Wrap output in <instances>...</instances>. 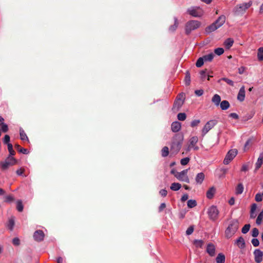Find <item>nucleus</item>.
<instances>
[{
	"instance_id": "1",
	"label": "nucleus",
	"mask_w": 263,
	"mask_h": 263,
	"mask_svg": "<svg viewBox=\"0 0 263 263\" xmlns=\"http://www.w3.org/2000/svg\"><path fill=\"white\" fill-rule=\"evenodd\" d=\"M226 17L224 15H221L216 20L215 22L208 26L205 29L206 32L209 33L213 32L222 26L225 23Z\"/></svg>"
},
{
	"instance_id": "2",
	"label": "nucleus",
	"mask_w": 263,
	"mask_h": 263,
	"mask_svg": "<svg viewBox=\"0 0 263 263\" xmlns=\"http://www.w3.org/2000/svg\"><path fill=\"white\" fill-rule=\"evenodd\" d=\"M183 138L181 136H176L173 140L171 147V152L173 154H177L180 151Z\"/></svg>"
},
{
	"instance_id": "3",
	"label": "nucleus",
	"mask_w": 263,
	"mask_h": 263,
	"mask_svg": "<svg viewBox=\"0 0 263 263\" xmlns=\"http://www.w3.org/2000/svg\"><path fill=\"white\" fill-rule=\"evenodd\" d=\"M184 100L185 94L183 92L179 94L174 101L172 110L175 112L178 111L183 105Z\"/></svg>"
},
{
	"instance_id": "4",
	"label": "nucleus",
	"mask_w": 263,
	"mask_h": 263,
	"mask_svg": "<svg viewBox=\"0 0 263 263\" xmlns=\"http://www.w3.org/2000/svg\"><path fill=\"white\" fill-rule=\"evenodd\" d=\"M201 25L200 22L197 20H191L187 22L185 26V32L190 34L192 31L199 28Z\"/></svg>"
},
{
	"instance_id": "5",
	"label": "nucleus",
	"mask_w": 263,
	"mask_h": 263,
	"mask_svg": "<svg viewBox=\"0 0 263 263\" xmlns=\"http://www.w3.org/2000/svg\"><path fill=\"white\" fill-rule=\"evenodd\" d=\"M238 228L237 220H233L225 231L226 237L228 238L231 237Z\"/></svg>"
},
{
	"instance_id": "6",
	"label": "nucleus",
	"mask_w": 263,
	"mask_h": 263,
	"mask_svg": "<svg viewBox=\"0 0 263 263\" xmlns=\"http://www.w3.org/2000/svg\"><path fill=\"white\" fill-rule=\"evenodd\" d=\"M252 4V2L250 1L248 3L237 5L234 8L233 11L236 15L243 14L249 7H251Z\"/></svg>"
},
{
	"instance_id": "7",
	"label": "nucleus",
	"mask_w": 263,
	"mask_h": 263,
	"mask_svg": "<svg viewBox=\"0 0 263 263\" xmlns=\"http://www.w3.org/2000/svg\"><path fill=\"white\" fill-rule=\"evenodd\" d=\"M189 14L195 17H200L204 14V11L200 7H191L187 9Z\"/></svg>"
},
{
	"instance_id": "8",
	"label": "nucleus",
	"mask_w": 263,
	"mask_h": 263,
	"mask_svg": "<svg viewBox=\"0 0 263 263\" xmlns=\"http://www.w3.org/2000/svg\"><path fill=\"white\" fill-rule=\"evenodd\" d=\"M16 163V160L12 156H9L4 161L0 162V166L3 170H6Z\"/></svg>"
},
{
	"instance_id": "9",
	"label": "nucleus",
	"mask_w": 263,
	"mask_h": 263,
	"mask_svg": "<svg viewBox=\"0 0 263 263\" xmlns=\"http://www.w3.org/2000/svg\"><path fill=\"white\" fill-rule=\"evenodd\" d=\"M198 141V138L197 136H194L190 138L187 147L185 149L186 153L189 152L191 149L193 148L195 151L199 149L198 146L196 145Z\"/></svg>"
},
{
	"instance_id": "10",
	"label": "nucleus",
	"mask_w": 263,
	"mask_h": 263,
	"mask_svg": "<svg viewBox=\"0 0 263 263\" xmlns=\"http://www.w3.org/2000/svg\"><path fill=\"white\" fill-rule=\"evenodd\" d=\"M208 214L210 219L215 220L218 218L219 211L216 206L212 205L208 209Z\"/></svg>"
},
{
	"instance_id": "11",
	"label": "nucleus",
	"mask_w": 263,
	"mask_h": 263,
	"mask_svg": "<svg viewBox=\"0 0 263 263\" xmlns=\"http://www.w3.org/2000/svg\"><path fill=\"white\" fill-rule=\"evenodd\" d=\"M188 169L184 170L180 172L175 174V177L179 180L184 181L186 183L190 182V179L187 176Z\"/></svg>"
},
{
	"instance_id": "12",
	"label": "nucleus",
	"mask_w": 263,
	"mask_h": 263,
	"mask_svg": "<svg viewBox=\"0 0 263 263\" xmlns=\"http://www.w3.org/2000/svg\"><path fill=\"white\" fill-rule=\"evenodd\" d=\"M217 124V121L215 120H210L203 126L202 129V135L203 136L205 135L209 131L212 129Z\"/></svg>"
},
{
	"instance_id": "13",
	"label": "nucleus",
	"mask_w": 263,
	"mask_h": 263,
	"mask_svg": "<svg viewBox=\"0 0 263 263\" xmlns=\"http://www.w3.org/2000/svg\"><path fill=\"white\" fill-rule=\"evenodd\" d=\"M237 154V151L236 149L229 151L223 160V163L225 164H228L236 156Z\"/></svg>"
},
{
	"instance_id": "14",
	"label": "nucleus",
	"mask_w": 263,
	"mask_h": 263,
	"mask_svg": "<svg viewBox=\"0 0 263 263\" xmlns=\"http://www.w3.org/2000/svg\"><path fill=\"white\" fill-rule=\"evenodd\" d=\"M254 259L256 263H260L262 260L263 252L259 249H256L254 252Z\"/></svg>"
},
{
	"instance_id": "15",
	"label": "nucleus",
	"mask_w": 263,
	"mask_h": 263,
	"mask_svg": "<svg viewBox=\"0 0 263 263\" xmlns=\"http://www.w3.org/2000/svg\"><path fill=\"white\" fill-rule=\"evenodd\" d=\"M33 237L37 241H41L44 239V233L42 230H37L34 233Z\"/></svg>"
},
{
	"instance_id": "16",
	"label": "nucleus",
	"mask_w": 263,
	"mask_h": 263,
	"mask_svg": "<svg viewBox=\"0 0 263 263\" xmlns=\"http://www.w3.org/2000/svg\"><path fill=\"white\" fill-rule=\"evenodd\" d=\"M206 252L211 256H214L215 254V246L212 243H208L206 246Z\"/></svg>"
},
{
	"instance_id": "17",
	"label": "nucleus",
	"mask_w": 263,
	"mask_h": 263,
	"mask_svg": "<svg viewBox=\"0 0 263 263\" xmlns=\"http://www.w3.org/2000/svg\"><path fill=\"white\" fill-rule=\"evenodd\" d=\"M245 97V86H242L238 92L237 95V99L240 101H243Z\"/></svg>"
},
{
	"instance_id": "18",
	"label": "nucleus",
	"mask_w": 263,
	"mask_h": 263,
	"mask_svg": "<svg viewBox=\"0 0 263 263\" xmlns=\"http://www.w3.org/2000/svg\"><path fill=\"white\" fill-rule=\"evenodd\" d=\"M215 193H216V188L214 186L210 187L206 192V197L210 199L213 198Z\"/></svg>"
},
{
	"instance_id": "19",
	"label": "nucleus",
	"mask_w": 263,
	"mask_h": 263,
	"mask_svg": "<svg viewBox=\"0 0 263 263\" xmlns=\"http://www.w3.org/2000/svg\"><path fill=\"white\" fill-rule=\"evenodd\" d=\"M171 128L173 132H178L181 128L180 123L177 121L173 122L171 125Z\"/></svg>"
},
{
	"instance_id": "20",
	"label": "nucleus",
	"mask_w": 263,
	"mask_h": 263,
	"mask_svg": "<svg viewBox=\"0 0 263 263\" xmlns=\"http://www.w3.org/2000/svg\"><path fill=\"white\" fill-rule=\"evenodd\" d=\"M204 177V174L203 173H198L195 178L197 183L201 184L203 182Z\"/></svg>"
},
{
	"instance_id": "21",
	"label": "nucleus",
	"mask_w": 263,
	"mask_h": 263,
	"mask_svg": "<svg viewBox=\"0 0 263 263\" xmlns=\"http://www.w3.org/2000/svg\"><path fill=\"white\" fill-rule=\"evenodd\" d=\"M236 243L237 246L241 249L244 248L245 247V242L244 239L240 237L236 241Z\"/></svg>"
},
{
	"instance_id": "22",
	"label": "nucleus",
	"mask_w": 263,
	"mask_h": 263,
	"mask_svg": "<svg viewBox=\"0 0 263 263\" xmlns=\"http://www.w3.org/2000/svg\"><path fill=\"white\" fill-rule=\"evenodd\" d=\"M217 263H224L225 256L222 253H219L216 258Z\"/></svg>"
},
{
	"instance_id": "23",
	"label": "nucleus",
	"mask_w": 263,
	"mask_h": 263,
	"mask_svg": "<svg viewBox=\"0 0 263 263\" xmlns=\"http://www.w3.org/2000/svg\"><path fill=\"white\" fill-rule=\"evenodd\" d=\"M193 244L196 248H201L204 244V242L202 240L195 239L193 241Z\"/></svg>"
},
{
	"instance_id": "24",
	"label": "nucleus",
	"mask_w": 263,
	"mask_h": 263,
	"mask_svg": "<svg viewBox=\"0 0 263 263\" xmlns=\"http://www.w3.org/2000/svg\"><path fill=\"white\" fill-rule=\"evenodd\" d=\"M234 40L232 39L229 38L224 41V45L226 48L229 49L232 46Z\"/></svg>"
},
{
	"instance_id": "25",
	"label": "nucleus",
	"mask_w": 263,
	"mask_h": 263,
	"mask_svg": "<svg viewBox=\"0 0 263 263\" xmlns=\"http://www.w3.org/2000/svg\"><path fill=\"white\" fill-rule=\"evenodd\" d=\"M14 226V218L12 217L10 218L7 223V228L10 230L12 231Z\"/></svg>"
},
{
	"instance_id": "26",
	"label": "nucleus",
	"mask_w": 263,
	"mask_h": 263,
	"mask_svg": "<svg viewBox=\"0 0 263 263\" xmlns=\"http://www.w3.org/2000/svg\"><path fill=\"white\" fill-rule=\"evenodd\" d=\"M263 163V154H261L256 163V170H258Z\"/></svg>"
},
{
	"instance_id": "27",
	"label": "nucleus",
	"mask_w": 263,
	"mask_h": 263,
	"mask_svg": "<svg viewBox=\"0 0 263 263\" xmlns=\"http://www.w3.org/2000/svg\"><path fill=\"white\" fill-rule=\"evenodd\" d=\"M212 102L217 106L219 105L221 101L220 97L218 95H215L212 100Z\"/></svg>"
},
{
	"instance_id": "28",
	"label": "nucleus",
	"mask_w": 263,
	"mask_h": 263,
	"mask_svg": "<svg viewBox=\"0 0 263 263\" xmlns=\"http://www.w3.org/2000/svg\"><path fill=\"white\" fill-rule=\"evenodd\" d=\"M220 108L222 110H226L230 107V104L228 101H222L220 104Z\"/></svg>"
},
{
	"instance_id": "29",
	"label": "nucleus",
	"mask_w": 263,
	"mask_h": 263,
	"mask_svg": "<svg viewBox=\"0 0 263 263\" xmlns=\"http://www.w3.org/2000/svg\"><path fill=\"white\" fill-rule=\"evenodd\" d=\"M181 187V184L179 183H173L170 187V189L174 191H178Z\"/></svg>"
},
{
	"instance_id": "30",
	"label": "nucleus",
	"mask_w": 263,
	"mask_h": 263,
	"mask_svg": "<svg viewBox=\"0 0 263 263\" xmlns=\"http://www.w3.org/2000/svg\"><path fill=\"white\" fill-rule=\"evenodd\" d=\"M20 137H21V139L23 141H27L28 142H29V140H28V138L26 135V134H25V132L21 129L20 130Z\"/></svg>"
},
{
	"instance_id": "31",
	"label": "nucleus",
	"mask_w": 263,
	"mask_h": 263,
	"mask_svg": "<svg viewBox=\"0 0 263 263\" xmlns=\"http://www.w3.org/2000/svg\"><path fill=\"white\" fill-rule=\"evenodd\" d=\"M243 191V186L242 183H239L236 188V194H241Z\"/></svg>"
},
{
	"instance_id": "32",
	"label": "nucleus",
	"mask_w": 263,
	"mask_h": 263,
	"mask_svg": "<svg viewBox=\"0 0 263 263\" xmlns=\"http://www.w3.org/2000/svg\"><path fill=\"white\" fill-rule=\"evenodd\" d=\"M257 58L259 61L263 60V47H260L258 49Z\"/></svg>"
},
{
	"instance_id": "33",
	"label": "nucleus",
	"mask_w": 263,
	"mask_h": 263,
	"mask_svg": "<svg viewBox=\"0 0 263 263\" xmlns=\"http://www.w3.org/2000/svg\"><path fill=\"white\" fill-rule=\"evenodd\" d=\"M169 154V149L168 147L164 146L161 150V155L162 157H165L168 156Z\"/></svg>"
},
{
	"instance_id": "34",
	"label": "nucleus",
	"mask_w": 263,
	"mask_h": 263,
	"mask_svg": "<svg viewBox=\"0 0 263 263\" xmlns=\"http://www.w3.org/2000/svg\"><path fill=\"white\" fill-rule=\"evenodd\" d=\"M214 56V54L213 53H211L207 55H205L202 57L203 58L204 61L206 62V61H211L213 60Z\"/></svg>"
},
{
	"instance_id": "35",
	"label": "nucleus",
	"mask_w": 263,
	"mask_h": 263,
	"mask_svg": "<svg viewBox=\"0 0 263 263\" xmlns=\"http://www.w3.org/2000/svg\"><path fill=\"white\" fill-rule=\"evenodd\" d=\"M184 82L186 85H189L191 82V76L189 71H187L185 74Z\"/></svg>"
},
{
	"instance_id": "36",
	"label": "nucleus",
	"mask_w": 263,
	"mask_h": 263,
	"mask_svg": "<svg viewBox=\"0 0 263 263\" xmlns=\"http://www.w3.org/2000/svg\"><path fill=\"white\" fill-rule=\"evenodd\" d=\"M187 206L189 208H193L196 206L197 203L195 200H189L187 201Z\"/></svg>"
},
{
	"instance_id": "37",
	"label": "nucleus",
	"mask_w": 263,
	"mask_h": 263,
	"mask_svg": "<svg viewBox=\"0 0 263 263\" xmlns=\"http://www.w3.org/2000/svg\"><path fill=\"white\" fill-rule=\"evenodd\" d=\"M204 62V60L203 57L199 58L196 62V66L197 67H200L203 65Z\"/></svg>"
},
{
	"instance_id": "38",
	"label": "nucleus",
	"mask_w": 263,
	"mask_h": 263,
	"mask_svg": "<svg viewBox=\"0 0 263 263\" xmlns=\"http://www.w3.org/2000/svg\"><path fill=\"white\" fill-rule=\"evenodd\" d=\"M262 219H263V210L258 215V216L257 218V219H256V223L258 225L260 224L262 222Z\"/></svg>"
},
{
	"instance_id": "39",
	"label": "nucleus",
	"mask_w": 263,
	"mask_h": 263,
	"mask_svg": "<svg viewBox=\"0 0 263 263\" xmlns=\"http://www.w3.org/2000/svg\"><path fill=\"white\" fill-rule=\"evenodd\" d=\"M24 206L21 200H18L16 202V209L19 212H22L23 210Z\"/></svg>"
},
{
	"instance_id": "40",
	"label": "nucleus",
	"mask_w": 263,
	"mask_h": 263,
	"mask_svg": "<svg viewBox=\"0 0 263 263\" xmlns=\"http://www.w3.org/2000/svg\"><path fill=\"white\" fill-rule=\"evenodd\" d=\"M221 80L225 81L226 83H227L228 84H229L231 86H234V82L230 79H229L226 78H223L220 79L218 81V82H220Z\"/></svg>"
},
{
	"instance_id": "41",
	"label": "nucleus",
	"mask_w": 263,
	"mask_h": 263,
	"mask_svg": "<svg viewBox=\"0 0 263 263\" xmlns=\"http://www.w3.org/2000/svg\"><path fill=\"white\" fill-rule=\"evenodd\" d=\"M186 118L185 113H179L177 115V118L180 121H184Z\"/></svg>"
},
{
	"instance_id": "42",
	"label": "nucleus",
	"mask_w": 263,
	"mask_h": 263,
	"mask_svg": "<svg viewBox=\"0 0 263 263\" xmlns=\"http://www.w3.org/2000/svg\"><path fill=\"white\" fill-rule=\"evenodd\" d=\"M206 73H207V69H206L201 70L200 72L201 79H202V80H204L207 76Z\"/></svg>"
},
{
	"instance_id": "43",
	"label": "nucleus",
	"mask_w": 263,
	"mask_h": 263,
	"mask_svg": "<svg viewBox=\"0 0 263 263\" xmlns=\"http://www.w3.org/2000/svg\"><path fill=\"white\" fill-rule=\"evenodd\" d=\"M8 149L10 153L9 156H13L15 154V152L13 149L12 145L11 143L8 144Z\"/></svg>"
},
{
	"instance_id": "44",
	"label": "nucleus",
	"mask_w": 263,
	"mask_h": 263,
	"mask_svg": "<svg viewBox=\"0 0 263 263\" xmlns=\"http://www.w3.org/2000/svg\"><path fill=\"white\" fill-rule=\"evenodd\" d=\"M178 24H179V23H178L177 19L175 18V23H174V25L170 27V29L172 31H175L178 27Z\"/></svg>"
},
{
	"instance_id": "45",
	"label": "nucleus",
	"mask_w": 263,
	"mask_h": 263,
	"mask_svg": "<svg viewBox=\"0 0 263 263\" xmlns=\"http://www.w3.org/2000/svg\"><path fill=\"white\" fill-rule=\"evenodd\" d=\"M250 225L249 224H246L242 229L241 232L243 234L247 233L250 230Z\"/></svg>"
},
{
	"instance_id": "46",
	"label": "nucleus",
	"mask_w": 263,
	"mask_h": 263,
	"mask_svg": "<svg viewBox=\"0 0 263 263\" xmlns=\"http://www.w3.org/2000/svg\"><path fill=\"white\" fill-rule=\"evenodd\" d=\"M214 52L217 55H220L224 52V50L222 48H218L214 50Z\"/></svg>"
},
{
	"instance_id": "47",
	"label": "nucleus",
	"mask_w": 263,
	"mask_h": 263,
	"mask_svg": "<svg viewBox=\"0 0 263 263\" xmlns=\"http://www.w3.org/2000/svg\"><path fill=\"white\" fill-rule=\"evenodd\" d=\"M190 160L189 157H185L180 160V163L182 165H185L189 162Z\"/></svg>"
},
{
	"instance_id": "48",
	"label": "nucleus",
	"mask_w": 263,
	"mask_h": 263,
	"mask_svg": "<svg viewBox=\"0 0 263 263\" xmlns=\"http://www.w3.org/2000/svg\"><path fill=\"white\" fill-rule=\"evenodd\" d=\"M259 234L258 230L257 228H253L252 231V236L254 237H256Z\"/></svg>"
},
{
	"instance_id": "49",
	"label": "nucleus",
	"mask_w": 263,
	"mask_h": 263,
	"mask_svg": "<svg viewBox=\"0 0 263 263\" xmlns=\"http://www.w3.org/2000/svg\"><path fill=\"white\" fill-rule=\"evenodd\" d=\"M194 231V227L190 226L186 231V234L187 235H191Z\"/></svg>"
},
{
	"instance_id": "50",
	"label": "nucleus",
	"mask_w": 263,
	"mask_h": 263,
	"mask_svg": "<svg viewBox=\"0 0 263 263\" xmlns=\"http://www.w3.org/2000/svg\"><path fill=\"white\" fill-rule=\"evenodd\" d=\"M251 242L254 247H257L259 244V240L257 238L252 239Z\"/></svg>"
},
{
	"instance_id": "51",
	"label": "nucleus",
	"mask_w": 263,
	"mask_h": 263,
	"mask_svg": "<svg viewBox=\"0 0 263 263\" xmlns=\"http://www.w3.org/2000/svg\"><path fill=\"white\" fill-rule=\"evenodd\" d=\"M255 200L257 202H260L262 200V194H257L255 196Z\"/></svg>"
},
{
	"instance_id": "52",
	"label": "nucleus",
	"mask_w": 263,
	"mask_h": 263,
	"mask_svg": "<svg viewBox=\"0 0 263 263\" xmlns=\"http://www.w3.org/2000/svg\"><path fill=\"white\" fill-rule=\"evenodd\" d=\"M200 122V121L199 120H193L191 122V125L192 127H195V126H197L199 124Z\"/></svg>"
},
{
	"instance_id": "53",
	"label": "nucleus",
	"mask_w": 263,
	"mask_h": 263,
	"mask_svg": "<svg viewBox=\"0 0 263 263\" xmlns=\"http://www.w3.org/2000/svg\"><path fill=\"white\" fill-rule=\"evenodd\" d=\"M12 243L15 246L20 245V239L17 237L14 238L12 240Z\"/></svg>"
},
{
	"instance_id": "54",
	"label": "nucleus",
	"mask_w": 263,
	"mask_h": 263,
	"mask_svg": "<svg viewBox=\"0 0 263 263\" xmlns=\"http://www.w3.org/2000/svg\"><path fill=\"white\" fill-rule=\"evenodd\" d=\"M167 191L164 190V189H162V190H161L160 191H159V194L162 196V197H165L167 195Z\"/></svg>"
},
{
	"instance_id": "55",
	"label": "nucleus",
	"mask_w": 263,
	"mask_h": 263,
	"mask_svg": "<svg viewBox=\"0 0 263 263\" xmlns=\"http://www.w3.org/2000/svg\"><path fill=\"white\" fill-rule=\"evenodd\" d=\"M2 129L4 132H7L8 130L7 125H6V124L2 125Z\"/></svg>"
},
{
	"instance_id": "56",
	"label": "nucleus",
	"mask_w": 263,
	"mask_h": 263,
	"mask_svg": "<svg viewBox=\"0 0 263 263\" xmlns=\"http://www.w3.org/2000/svg\"><path fill=\"white\" fill-rule=\"evenodd\" d=\"M10 141V137L6 135L4 137V142L5 143H8V142Z\"/></svg>"
},
{
	"instance_id": "57",
	"label": "nucleus",
	"mask_w": 263,
	"mask_h": 263,
	"mask_svg": "<svg viewBox=\"0 0 263 263\" xmlns=\"http://www.w3.org/2000/svg\"><path fill=\"white\" fill-rule=\"evenodd\" d=\"M25 170L24 168H21L18 170H17L16 172V174L18 175H21L23 174V173L24 172Z\"/></svg>"
},
{
	"instance_id": "58",
	"label": "nucleus",
	"mask_w": 263,
	"mask_h": 263,
	"mask_svg": "<svg viewBox=\"0 0 263 263\" xmlns=\"http://www.w3.org/2000/svg\"><path fill=\"white\" fill-rule=\"evenodd\" d=\"M195 94L198 96H201V95H202L203 93V91L201 89L200 90H197L195 91Z\"/></svg>"
},
{
	"instance_id": "59",
	"label": "nucleus",
	"mask_w": 263,
	"mask_h": 263,
	"mask_svg": "<svg viewBox=\"0 0 263 263\" xmlns=\"http://www.w3.org/2000/svg\"><path fill=\"white\" fill-rule=\"evenodd\" d=\"M165 207H166V205L164 203H161L159 208V211L160 212L162 211L163 209H164L165 208Z\"/></svg>"
},
{
	"instance_id": "60",
	"label": "nucleus",
	"mask_w": 263,
	"mask_h": 263,
	"mask_svg": "<svg viewBox=\"0 0 263 263\" xmlns=\"http://www.w3.org/2000/svg\"><path fill=\"white\" fill-rule=\"evenodd\" d=\"M229 116L235 119L238 118V116L236 113H231L229 115Z\"/></svg>"
},
{
	"instance_id": "61",
	"label": "nucleus",
	"mask_w": 263,
	"mask_h": 263,
	"mask_svg": "<svg viewBox=\"0 0 263 263\" xmlns=\"http://www.w3.org/2000/svg\"><path fill=\"white\" fill-rule=\"evenodd\" d=\"M188 197H189V196H188L187 194H184L182 196L181 200V201L182 202H184V201H186L188 199Z\"/></svg>"
},
{
	"instance_id": "62",
	"label": "nucleus",
	"mask_w": 263,
	"mask_h": 263,
	"mask_svg": "<svg viewBox=\"0 0 263 263\" xmlns=\"http://www.w3.org/2000/svg\"><path fill=\"white\" fill-rule=\"evenodd\" d=\"M241 171L246 172L248 170V166L247 164H243L241 168Z\"/></svg>"
},
{
	"instance_id": "63",
	"label": "nucleus",
	"mask_w": 263,
	"mask_h": 263,
	"mask_svg": "<svg viewBox=\"0 0 263 263\" xmlns=\"http://www.w3.org/2000/svg\"><path fill=\"white\" fill-rule=\"evenodd\" d=\"M220 172L222 173V174L223 176H224V175L227 173L228 172V169L227 168H221L220 170Z\"/></svg>"
},
{
	"instance_id": "64",
	"label": "nucleus",
	"mask_w": 263,
	"mask_h": 263,
	"mask_svg": "<svg viewBox=\"0 0 263 263\" xmlns=\"http://www.w3.org/2000/svg\"><path fill=\"white\" fill-rule=\"evenodd\" d=\"M18 151L23 154H27V153H28V151L27 149L23 148H20V149H18Z\"/></svg>"
}]
</instances>
